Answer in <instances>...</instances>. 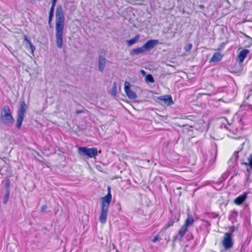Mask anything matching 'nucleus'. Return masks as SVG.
<instances>
[{"instance_id":"nucleus-1","label":"nucleus","mask_w":252,"mask_h":252,"mask_svg":"<svg viewBox=\"0 0 252 252\" xmlns=\"http://www.w3.org/2000/svg\"><path fill=\"white\" fill-rule=\"evenodd\" d=\"M65 17L61 6L57 7L56 13V37L57 46L63 47V37Z\"/></svg>"},{"instance_id":"nucleus-2","label":"nucleus","mask_w":252,"mask_h":252,"mask_svg":"<svg viewBox=\"0 0 252 252\" xmlns=\"http://www.w3.org/2000/svg\"><path fill=\"white\" fill-rule=\"evenodd\" d=\"M107 190V194L101 198V212L99 221L102 224H105L107 221L108 208L112 201V195L110 187H108Z\"/></svg>"},{"instance_id":"nucleus-3","label":"nucleus","mask_w":252,"mask_h":252,"mask_svg":"<svg viewBox=\"0 0 252 252\" xmlns=\"http://www.w3.org/2000/svg\"><path fill=\"white\" fill-rule=\"evenodd\" d=\"M1 122L7 126H12L14 122V119L10 112L9 107L7 105L4 106L0 112Z\"/></svg>"},{"instance_id":"nucleus-4","label":"nucleus","mask_w":252,"mask_h":252,"mask_svg":"<svg viewBox=\"0 0 252 252\" xmlns=\"http://www.w3.org/2000/svg\"><path fill=\"white\" fill-rule=\"evenodd\" d=\"M194 222V220L191 214H188V217L178 231V235L174 237V239H176L178 236L180 238H182L188 231V228L193 225Z\"/></svg>"},{"instance_id":"nucleus-5","label":"nucleus","mask_w":252,"mask_h":252,"mask_svg":"<svg viewBox=\"0 0 252 252\" xmlns=\"http://www.w3.org/2000/svg\"><path fill=\"white\" fill-rule=\"evenodd\" d=\"M78 154L86 156L89 158H95L98 155V151L96 148H88L86 147H80L78 149Z\"/></svg>"},{"instance_id":"nucleus-6","label":"nucleus","mask_w":252,"mask_h":252,"mask_svg":"<svg viewBox=\"0 0 252 252\" xmlns=\"http://www.w3.org/2000/svg\"><path fill=\"white\" fill-rule=\"evenodd\" d=\"M27 105L24 100L20 102V106L18 110V116L17 118L16 126L18 129H20L22 125V123L26 112Z\"/></svg>"},{"instance_id":"nucleus-7","label":"nucleus","mask_w":252,"mask_h":252,"mask_svg":"<svg viewBox=\"0 0 252 252\" xmlns=\"http://www.w3.org/2000/svg\"><path fill=\"white\" fill-rule=\"evenodd\" d=\"M222 244L226 250L230 249L232 247L233 242L232 241V235L230 233L226 232L225 233Z\"/></svg>"},{"instance_id":"nucleus-8","label":"nucleus","mask_w":252,"mask_h":252,"mask_svg":"<svg viewBox=\"0 0 252 252\" xmlns=\"http://www.w3.org/2000/svg\"><path fill=\"white\" fill-rule=\"evenodd\" d=\"M158 102L162 105L170 106L174 103L170 95H164L157 97Z\"/></svg>"},{"instance_id":"nucleus-9","label":"nucleus","mask_w":252,"mask_h":252,"mask_svg":"<svg viewBox=\"0 0 252 252\" xmlns=\"http://www.w3.org/2000/svg\"><path fill=\"white\" fill-rule=\"evenodd\" d=\"M130 86L129 83L126 81L124 86L125 92L129 99H135L137 97V95L133 91L131 90Z\"/></svg>"},{"instance_id":"nucleus-10","label":"nucleus","mask_w":252,"mask_h":252,"mask_svg":"<svg viewBox=\"0 0 252 252\" xmlns=\"http://www.w3.org/2000/svg\"><path fill=\"white\" fill-rule=\"evenodd\" d=\"M179 217H176L175 216L171 217L168 220L167 223L162 227V231H165L169 227L174 225L175 222H178Z\"/></svg>"},{"instance_id":"nucleus-11","label":"nucleus","mask_w":252,"mask_h":252,"mask_svg":"<svg viewBox=\"0 0 252 252\" xmlns=\"http://www.w3.org/2000/svg\"><path fill=\"white\" fill-rule=\"evenodd\" d=\"M158 43V40L151 39L147 41L143 45V47L145 51H148L153 48Z\"/></svg>"},{"instance_id":"nucleus-12","label":"nucleus","mask_w":252,"mask_h":252,"mask_svg":"<svg viewBox=\"0 0 252 252\" xmlns=\"http://www.w3.org/2000/svg\"><path fill=\"white\" fill-rule=\"evenodd\" d=\"M249 53L250 51L248 49H245L242 50L240 52L237 56V61L240 63H243Z\"/></svg>"},{"instance_id":"nucleus-13","label":"nucleus","mask_w":252,"mask_h":252,"mask_svg":"<svg viewBox=\"0 0 252 252\" xmlns=\"http://www.w3.org/2000/svg\"><path fill=\"white\" fill-rule=\"evenodd\" d=\"M247 194L246 192H244L242 194L238 196L236 198H235L234 200V202L237 205H241L244 201L246 200L247 198Z\"/></svg>"},{"instance_id":"nucleus-14","label":"nucleus","mask_w":252,"mask_h":252,"mask_svg":"<svg viewBox=\"0 0 252 252\" xmlns=\"http://www.w3.org/2000/svg\"><path fill=\"white\" fill-rule=\"evenodd\" d=\"M223 55L219 52H216L214 54L210 59V62L217 63L220 61L222 58Z\"/></svg>"},{"instance_id":"nucleus-15","label":"nucleus","mask_w":252,"mask_h":252,"mask_svg":"<svg viewBox=\"0 0 252 252\" xmlns=\"http://www.w3.org/2000/svg\"><path fill=\"white\" fill-rule=\"evenodd\" d=\"M106 60L104 57H99L98 61V69L102 72L105 67Z\"/></svg>"},{"instance_id":"nucleus-16","label":"nucleus","mask_w":252,"mask_h":252,"mask_svg":"<svg viewBox=\"0 0 252 252\" xmlns=\"http://www.w3.org/2000/svg\"><path fill=\"white\" fill-rule=\"evenodd\" d=\"M144 52H145V51L144 48L142 46L141 47H138L136 48L133 49L130 51V54L131 56H134L135 55H138V54L143 53Z\"/></svg>"},{"instance_id":"nucleus-17","label":"nucleus","mask_w":252,"mask_h":252,"mask_svg":"<svg viewBox=\"0 0 252 252\" xmlns=\"http://www.w3.org/2000/svg\"><path fill=\"white\" fill-rule=\"evenodd\" d=\"M139 38V35H136L133 38L126 41V42L128 46H131L136 42L137 40Z\"/></svg>"},{"instance_id":"nucleus-18","label":"nucleus","mask_w":252,"mask_h":252,"mask_svg":"<svg viewBox=\"0 0 252 252\" xmlns=\"http://www.w3.org/2000/svg\"><path fill=\"white\" fill-rule=\"evenodd\" d=\"M55 6H53V5H51V7L50 8V10L49 11V16L48 18V23L49 25H51V21L52 20V18L54 14V10Z\"/></svg>"},{"instance_id":"nucleus-19","label":"nucleus","mask_w":252,"mask_h":252,"mask_svg":"<svg viewBox=\"0 0 252 252\" xmlns=\"http://www.w3.org/2000/svg\"><path fill=\"white\" fill-rule=\"evenodd\" d=\"M145 80L147 82H150L153 83L154 82L155 80L151 74H148L145 77Z\"/></svg>"},{"instance_id":"nucleus-20","label":"nucleus","mask_w":252,"mask_h":252,"mask_svg":"<svg viewBox=\"0 0 252 252\" xmlns=\"http://www.w3.org/2000/svg\"><path fill=\"white\" fill-rule=\"evenodd\" d=\"M117 84L116 82H114L111 89V94L113 95L116 96L117 95Z\"/></svg>"},{"instance_id":"nucleus-21","label":"nucleus","mask_w":252,"mask_h":252,"mask_svg":"<svg viewBox=\"0 0 252 252\" xmlns=\"http://www.w3.org/2000/svg\"><path fill=\"white\" fill-rule=\"evenodd\" d=\"M24 40L27 41L30 45V46L33 52V50L35 49L34 46L32 44L30 41L27 38V36L25 35L24 37Z\"/></svg>"},{"instance_id":"nucleus-22","label":"nucleus","mask_w":252,"mask_h":252,"mask_svg":"<svg viewBox=\"0 0 252 252\" xmlns=\"http://www.w3.org/2000/svg\"><path fill=\"white\" fill-rule=\"evenodd\" d=\"M249 165L252 168V154L248 158Z\"/></svg>"},{"instance_id":"nucleus-23","label":"nucleus","mask_w":252,"mask_h":252,"mask_svg":"<svg viewBox=\"0 0 252 252\" xmlns=\"http://www.w3.org/2000/svg\"><path fill=\"white\" fill-rule=\"evenodd\" d=\"M192 47V44H191V43H189V44L188 45V46H187V49H186V51H187V52H189V51L191 50V49Z\"/></svg>"},{"instance_id":"nucleus-24","label":"nucleus","mask_w":252,"mask_h":252,"mask_svg":"<svg viewBox=\"0 0 252 252\" xmlns=\"http://www.w3.org/2000/svg\"><path fill=\"white\" fill-rule=\"evenodd\" d=\"M225 45H226V43H224V42H223V43H221V44L220 45V46H219V47L218 50H221V49H223V48H224V47H225Z\"/></svg>"},{"instance_id":"nucleus-25","label":"nucleus","mask_w":252,"mask_h":252,"mask_svg":"<svg viewBox=\"0 0 252 252\" xmlns=\"http://www.w3.org/2000/svg\"><path fill=\"white\" fill-rule=\"evenodd\" d=\"M159 239L158 235H156L154 237V238L152 239V241L153 243H155Z\"/></svg>"},{"instance_id":"nucleus-26","label":"nucleus","mask_w":252,"mask_h":252,"mask_svg":"<svg viewBox=\"0 0 252 252\" xmlns=\"http://www.w3.org/2000/svg\"><path fill=\"white\" fill-rule=\"evenodd\" d=\"M85 111H86L85 109L77 110L76 111V114H81V113H83L85 112Z\"/></svg>"},{"instance_id":"nucleus-27","label":"nucleus","mask_w":252,"mask_h":252,"mask_svg":"<svg viewBox=\"0 0 252 252\" xmlns=\"http://www.w3.org/2000/svg\"><path fill=\"white\" fill-rule=\"evenodd\" d=\"M47 208V206L46 205H44L41 207L40 210L41 212H44Z\"/></svg>"},{"instance_id":"nucleus-28","label":"nucleus","mask_w":252,"mask_h":252,"mask_svg":"<svg viewBox=\"0 0 252 252\" xmlns=\"http://www.w3.org/2000/svg\"><path fill=\"white\" fill-rule=\"evenodd\" d=\"M57 1V0H52V5H53V6H55Z\"/></svg>"},{"instance_id":"nucleus-29","label":"nucleus","mask_w":252,"mask_h":252,"mask_svg":"<svg viewBox=\"0 0 252 252\" xmlns=\"http://www.w3.org/2000/svg\"><path fill=\"white\" fill-rule=\"evenodd\" d=\"M141 72L142 74H145V71H144V70H142L141 71Z\"/></svg>"},{"instance_id":"nucleus-30","label":"nucleus","mask_w":252,"mask_h":252,"mask_svg":"<svg viewBox=\"0 0 252 252\" xmlns=\"http://www.w3.org/2000/svg\"><path fill=\"white\" fill-rule=\"evenodd\" d=\"M7 199L4 200V203L6 204L7 203Z\"/></svg>"},{"instance_id":"nucleus-31","label":"nucleus","mask_w":252,"mask_h":252,"mask_svg":"<svg viewBox=\"0 0 252 252\" xmlns=\"http://www.w3.org/2000/svg\"><path fill=\"white\" fill-rule=\"evenodd\" d=\"M205 94V95H208V94Z\"/></svg>"},{"instance_id":"nucleus-32","label":"nucleus","mask_w":252,"mask_h":252,"mask_svg":"<svg viewBox=\"0 0 252 252\" xmlns=\"http://www.w3.org/2000/svg\"><path fill=\"white\" fill-rule=\"evenodd\" d=\"M251 76L252 77V73H251Z\"/></svg>"}]
</instances>
